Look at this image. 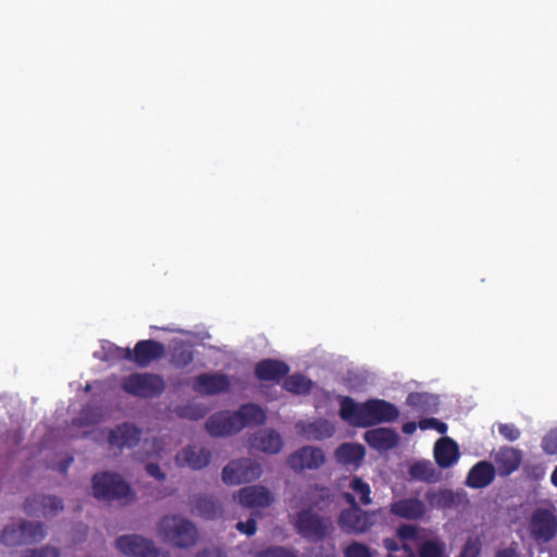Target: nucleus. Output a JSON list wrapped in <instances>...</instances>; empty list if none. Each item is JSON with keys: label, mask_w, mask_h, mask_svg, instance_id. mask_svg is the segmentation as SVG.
Listing matches in <instances>:
<instances>
[{"label": "nucleus", "mask_w": 557, "mask_h": 557, "mask_svg": "<svg viewBox=\"0 0 557 557\" xmlns=\"http://www.w3.org/2000/svg\"><path fill=\"white\" fill-rule=\"evenodd\" d=\"M397 408L381 399H372L362 404L349 397L341 400V417L351 425L368 426L381 422H389L398 417Z\"/></svg>", "instance_id": "1"}, {"label": "nucleus", "mask_w": 557, "mask_h": 557, "mask_svg": "<svg viewBox=\"0 0 557 557\" xmlns=\"http://www.w3.org/2000/svg\"><path fill=\"white\" fill-rule=\"evenodd\" d=\"M265 412L257 405L242 406L237 411H221L207 421L206 428L213 436H225L239 432L251 424H261L265 421Z\"/></svg>", "instance_id": "2"}, {"label": "nucleus", "mask_w": 557, "mask_h": 557, "mask_svg": "<svg viewBox=\"0 0 557 557\" xmlns=\"http://www.w3.org/2000/svg\"><path fill=\"white\" fill-rule=\"evenodd\" d=\"M158 535L165 542L177 546L188 547L197 541V530L187 519L177 516H165L158 525Z\"/></svg>", "instance_id": "3"}, {"label": "nucleus", "mask_w": 557, "mask_h": 557, "mask_svg": "<svg viewBox=\"0 0 557 557\" xmlns=\"http://www.w3.org/2000/svg\"><path fill=\"white\" fill-rule=\"evenodd\" d=\"M103 349L107 350L104 358L108 360L112 358L133 359L139 366H147L164 352V347L153 341L138 342L134 351L128 348H119L111 343L103 346Z\"/></svg>", "instance_id": "4"}, {"label": "nucleus", "mask_w": 557, "mask_h": 557, "mask_svg": "<svg viewBox=\"0 0 557 557\" xmlns=\"http://www.w3.org/2000/svg\"><path fill=\"white\" fill-rule=\"evenodd\" d=\"M92 491L95 497L99 499H116L126 504L134 498L129 486L114 473L96 474L92 480Z\"/></svg>", "instance_id": "5"}, {"label": "nucleus", "mask_w": 557, "mask_h": 557, "mask_svg": "<svg viewBox=\"0 0 557 557\" xmlns=\"http://www.w3.org/2000/svg\"><path fill=\"white\" fill-rule=\"evenodd\" d=\"M297 532L305 539L319 542L333 532V524L329 518H322L310 509L299 511L294 521Z\"/></svg>", "instance_id": "6"}, {"label": "nucleus", "mask_w": 557, "mask_h": 557, "mask_svg": "<svg viewBox=\"0 0 557 557\" xmlns=\"http://www.w3.org/2000/svg\"><path fill=\"white\" fill-rule=\"evenodd\" d=\"M262 474L259 462L249 459L233 460L222 471V480L228 485H239L258 480Z\"/></svg>", "instance_id": "7"}, {"label": "nucleus", "mask_w": 557, "mask_h": 557, "mask_svg": "<svg viewBox=\"0 0 557 557\" xmlns=\"http://www.w3.org/2000/svg\"><path fill=\"white\" fill-rule=\"evenodd\" d=\"M345 498L350 504V507L342 510L339 513L338 524L341 529L347 533H364L373 524L372 516L359 508L355 496L350 493H347Z\"/></svg>", "instance_id": "8"}, {"label": "nucleus", "mask_w": 557, "mask_h": 557, "mask_svg": "<svg viewBox=\"0 0 557 557\" xmlns=\"http://www.w3.org/2000/svg\"><path fill=\"white\" fill-rule=\"evenodd\" d=\"M45 536L42 527L38 523L18 522L12 523L2 532L1 541L8 546L38 542Z\"/></svg>", "instance_id": "9"}, {"label": "nucleus", "mask_w": 557, "mask_h": 557, "mask_svg": "<svg viewBox=\"0 0 557 557\" xmlns=\"http://www.w3.org/2000/svg\"><path fill=\"white\" fill-rule=\"evenodd\" d=\"M233 498L240 506L249 509H264L275 502L274 493L267 486L255 484L234 493Z\"/></svg>", "instance_id": "10"}, {"label": "nucleus", "mask_w": 557, "mask_h": 557, "mask_svg": "<svg viewBox=\"0 0 557 557\" xmlns=\"http://www.w3.org/2000/svg\"><path fill=\"white\" fill-rule=\"evenodd\" d=\"M326 461L324 451L315 446L307 445L289 455L288 466L296 472L317 470Z\"/></svg>", "instance_id": "11"}, {"label": "nucleus", "mask_w": 557, "mask_h": 557, "mask_svg": "<svg viewBox=\"0 0 557 557\" xmlns=\"http://www.w3.org/2000/svg\"><path fill=\"white\" fill-rule=\"evenodd\" d=\"M123 388L135 396L151 397L161 393L164 384L157 375L133 374L124 380Z\"/></svg>", "instance_id": "12"}, {"label": "nucleus", "mask_w": 557, "mask_h": 557, "mask_svg": "<svg viewBox=\"0 0 557 557\" xmlns=\"http://www.w3.org/2000/svg\"><path fill=\"white\" fill-rule=\"evenodd\" d=\"M530 532L539 542H548L557 533V519L552 509H537L530 521Z\"/></svg>", "instance_id": "13"}, {"label": "nucleus", "mask_w": 557, "mask_h": 557, "mask_svg": "<svg viewBox=\"0 0 557 557\" xmlns=\"http://www.w3.org/2000/svg\"><path fill=\"white\" fill-rule=\"evenodd\" d=\"M116 547L123 554L134 557H168L164 553L156 549L150 541L138 535L119 537Z\"/></svg>", "instance_id": "14"}, {"label": "nucleus", "mask_w": 557, "mask_h": 557, "mask_svg": "<svg viewBox=\"0 0 557 557\" xmlns=\"http://www.w3.org/2000/svg\"><path fill=\"white\" fill-rule=\"evenodd\" d=\"M389 510L394 516L406 520H420L426 515L428 507L417 497H404L392 502Z\"/></svg>", "instance_id": "15"}, {"label": "nucleus", "mask_w": 557, "mask_h": 557, "mask_svg": "<svg viewBox=\"0 0 557 557\" xmlns=\"http://www.w3.org/2000/svg\"><path fill=\"white\" fill-rule=\"evenodd\" d=\"M210 454L202 446L190 445L182 449L175 457L176 465L194 470L201 469L209 463Z\"/></svg>", "instance_id": "16"}, {"label": "nucleus", "mask_w": 557, "mask_h": 557, "mask_svg": "<svg viewBox=\"0 0 557 557\" xmlns=\"http://www.w3.org/2000/svg\"><path fill=\"white\" fill-rule=\"evenodd\" d=\"M522 460V454L513 447H502L494 454V462L500 475L516 471Z\"/></svg>", "instance_id": "17"}, {"label": "nucleus", "mask_w": 557, "mask_h": 557, "mask_svg": "<svg viewBox=\"0 0 557 557\" xmlns=\"http://www.w3.org/2000/svg\"><path fill=\"white\" fill-rule=\"evenodd\" d=\"M364 447L360 444L345 443L335 450V458L344 467L357 469L364 458Z\"/></svg>", "instance_id": "18"}, {"label": "nucleus", "mask_w": 557, "mask_h": 557, "mask_svg": "<svg viewBox=\"0 0 557 557\" xmlns=\"http://www.w3.org/2000/svg\"><path fill=\"white\" fill-rule=\"evenodd\" d=\"M251 447L262 453L274 455L283 448V440L274 430H262L252 438Z\"/></svg>", "instance_id": "19"}, {"label": "nucleus", "mask_w": 557, "mask_h": 557, "mask_svg": "<svg viewBox=\"0 0 557 557\" xmlns=\"http://www.w3.org/2000/svg\"><path fill=\"white\" fill-rule=\"evenodd\" d=\"M296 428L309 441H320L331 437L334 432V425L327 420H317L312 422H298Z\"/></svg>", "instance_id": "20"}, {"label": "nucleus", "mask_w": 557, "mask_h": 557, "mask_svg": "<svg viewBox=\"0 0 557 557\" xmlns=\"http://www.w3.org/2000/svg\"><path fill=\"white\" fill-rule=\"evenodd\" d=\"M366 442L377 450H387L395 447L398 443V434L392 429L379 428L367 431Z\"/></svg>", "instance_id": "21"}, {"label": "nucleus", "mask_w": 557, "mask_h": 557, "mask_svg": "<svg viewBox=\"0 0 557 557\" xmlns=\"http://www.w3.org/2000/svg\"><path fill=\"white\" fill-rule=\"evenodd\" d=\"M434 457L440 467H450L459 458L458 445L449 437L441 438L435 444Z\"/></svg>", "instance_id": "22"}, {"label": "nucleus", "mask_w": 557, "mask_h": 557, "mask_svg": "<svg viewBox=\"0 0 557 557\" xmlns=\"http://www.w3.org/2000/svg\"><path fill=\"white\" fill-rule=\"evenodd\" d=\"M230 383L222 374H203L197 377L194 389L200 394H216L225 391Z\"/></svg>", "instance_id": "23"}, {"label": "nucleus", "mask_w": 557, "mask_h": 557, "mask_svg": "<svg viewBox=\"0 0 557 557\" xmlns=\"http://www.w3.org/2000/svg\"><path fill=\"white\" fill-rule=\"evenodd\" d=\"M495 468L486 461L478 462L467 476V484L473 488L487 486L494 479Z\"/></svg>", "instance_id": "24"}, {"label": "nucleus", "mask_w": 557, "mask_h": 557, "mask_svg": "<svg viewBox=\"0 0 557 557\" xmlns=\"http://www.w3.org/2000/svg\"><path fill=\"white\" fill-rule=\"evenodd\" d=\"M425 498L431 507L446 509L457 506L461 502V494L450 490L429 491Z\"/></svg>", "instance_id": "25"}, {"label": "nucleus", "mask_w": 557, "mask_h": 557, "mask_svg": "<svg viewBox=\"0 0 557 557\" xmlns=\"http://www.w3.org/2000/svg\"><path fill=\"white\" fill-rule=\"evenodd\" d=\"M425 530L422 529L421 539L412 541L419 547L420 557H444L446 545L440 539H426Z\"/></svg>", "instance_id": "26"}, {"label": "nucleus", "mask_w": 557, "mask_h": 557, "mask_svg": "<svg viewBox=\"0 0 557 557\" xmlns=\"http://www.w3.org/2000/svg\"><path fill=\"white\" fill-rule=\"evenodd\" d=\"M138 441V430L129 424L119 426L110 432L109 443L116 447H131Z\"/></svg>", "instance_id": "27"}, {"label": "nucleus", "mask_w": 557, "mask_h": 557, "mask_svg": "<svg viewBox=\"0 0 557 557\" xmlns=\"http://www.w3.org/2000/svg\"><path fill=\"white\" fill-rule=\"evenodd\" d=\"M285 363L274 360H264L258 363L256 374L261 380L276 381L287 373Z\"/></svg>", "instance_id": "28"}, {"label": "nucleus", "mask_w": 557, "mask_h": 557, "mask_svg": "<svg viewBox=\"0 0 557 557\" xmlns=\"http://www.w3.org/2000/svg\"><path fill=\"white\" fill-rule=\"evenodd\" d=\"M422 529L412 524H403L397 529V535L403 542V548L407 557H417L414 555V544L412 541L421 539Z\"/></svg>", "instance_id": "29"}, {"label": "nucleus", "mask_w": 557, "mask_h": 557, "mask_svg": "<svg viewBox=\"0 0 557 557\" xmlns=\"http://www.w3.org/2000/svg\"><path fill=\"white\" fill-rule=\"evenodd\" d=\"M410 475L420 481H435L437 479L436 471L430 461H417L410 466Z\"/></svg>", "instance_id": "30"}, {"label": "nucleus", "mask_w": 557, "mask_h": 557, "mask_svg": "<svg viewBox=\"0 0 557 557\" xmlns=\"http://www.w3.org/2000/svg\"><path fill=\"white\" fill-rule=\"evenodd\" d=\"M349 488L355 493L362 505H370L371 499V487L362 479L354 476L348 484Z\"/></svg>", "instance_id": "31"}, {"label": "nucleus", "mask_w": 557, "mask_h": 557, "mask_svg": "<svg viewBox=\"0 0 557 557\" xmlns=\"http://www.w3.org/2000/svg\"><path fill=\"white\" fill-rule=\"evenodd\" d=\"M196 516L211 520L221 515V508L211 499H202L193 509Z\"/></svg>", "instance_id": "32"}, {"label": "nucleus", "mask_w": 557, "mask_h": 557, "mask_svg": "<svg viewBox=\"0 0 557 557\" xmlns=\"http://www.w3.org/2000/svg\"><path fill=\"white\" fill-rule=\"evenodd\" d=\"M311 386L312 382L304 375H292L285 381V388L294 394H305Z\"/></svg>", "instance_id": "33"}, {"label": "nucleus", "mask_w": 557, "mask_h": 557, "mask_svg": "<svg viewBox=\"0 0 557 557\" xmlns=\"http://www.w3.org/2000/svg\"><path fill=\"white\" fill-rule=\"evenodd\" d=\"M40 505L42 516L46 518L54 517L63 509L61 500L52 496L42 497Z\"/></svg>", "instance_id": "34"}, {"label": "nucleus", "mask_w": 557, "mask_h": 557, "mask_svg": "<svg viewBox=\"0 0 557 557\" xmlns=\"http://www.w3.org/2000/svg\"><path fill=\"white\" fill-rule=\"evenodd\" d=\"M482 547V541L478 535L468 537L460 554L457 557H479Z\"/></svg>", "instance_id": "35"}, {"label": "nucleus", "mask_w": 557, "mask_h": 557, "mask_svg": "<svg viewBox=\"0 0 557 557\" xmlns=\"http://www.w3.org/2000/svg\"><path fill=\"white\" fill-rule=\"evenodd\" d=\"M344 557H373V552L362 543L352 542L344 549Z\"/></svg>", "instance_id": "36"}, {"label": "nucleus", "mask_w": 557, "mask_h": 557, "mask_svg": "<svg viewBox=\"0 0 557 557\" xmlns=\"http://www.w3.org/2000/svg\"><path fill=\"white\" fill-rule=\"evenodd\" d=\"M432 399L433 397L429 394L412 393L408 396L407 403L408 405L424 411L428 410V405Z\"/></svg>", "instance_id": "37"}, {"label": "nucleus", "mask_w": 557, "mask_h": 557, "mask_svg": "<svg viewBox=\"0 0 557 557\" xmlns=\"http://www.w3.org/2000/svg\"><path fill=\"white\" fill-rule=\"evenodd\" d=\"M497 428L499 434L507 441L513 442L520 436L519 429L512 423H499Z\"/></svg>", "instance_id": "38"}, {"label": "nucleus", "mask_w": 557, "mask_h": 557, "mask_svg": "<svg viewBox=\"0 0 557 557\" xmlns=\"http://www.w3.org/2000/svg\"><path fill=\"white\" fill-rule=\"evenodd\" d=\"M23 557H60V552L55 547L44 546L25 552Z\"/></svg>", "instance_id": "39"}, {"label": "nucleus", "mask_w": 557, "mask_h": 557, "mask_svg": "<svg viewBox=\"0 0 557 557\" xmlns=\"http://www.w3.org/2000/svg\"><path fill=\"white\" fill-rule=\"evenodd\" d=\"M542 447L547 454H557V429L552 430L544 436Z\"/></svg>", "instance_id": "40"}, {"label": "nucleus", "mask_w": 557, "mask_h": 557, "mask_svg": "<svg viewBox=\"0 0 557 557\" xmlns=\"http://www.w3.org/2000/svg\"><path fill=\"white\" fill-rule=\"evenodd\" d=\"M257 557H297L293 552L284 547H270L260 552Z\"/></svg>", "instance_id": "41"}, {"label": "nucleus", "mask_w": 557, "mask_h": 557, "mask_svg": "<svg viewBox=\"0 0 557 557\" xmlns=\"http://www.w3.org/2000/svg\"><path fill=\"white\" fill-rule=\"evenodd\" d=\"M419 426L422 430L435 429L441 434H444L447 431V425L436 419H423L419 422Z\"/></svg>", "instance_id": "42"}, {"label": "nucleus", "mask_w": 557, "mask_h": 557, "mask_svg": "<svg viewBox=\"0 0 557 557\" xmlns=\"http://www.w3.org/2000/svg\"><path fill=\"white\" fill-rule=\"evenodd\" d=\"M143 448L147 456L160 455V453L163 450V443L158 440H146L143 443Z\"/></svg>", "instance_id": "43"}, {"label": "nucleus", "mask_w": 557, "mask_h": 557, "mask_svg": "<svg viewBox=\"0 0 557 557\" xmlns=\"http://www.w3.org/2000/svg\"><path fill=\"white\" fill-rule=\"evenodd\" d=\"M98 412L94 409H87L83 412L82 417H79L75 423H77L81 426L92 424L98 422Z\"/></svg>", "instance_id": "44"}, {"label": "nucleus", "mask_w": 557, "mask_h": 557, "mask_svg": "<svg viewBox=\"0 0 557 557\" xmlns=\"http://www.w3.org/2000/svg\"><path fill=\"white\" fill-rule=\"evenodd\" d=\"M236 529L248 536L253 535L257 531V523L255 519H249L246 522H237Z\"/></svg>", "instance_id": "45"}, {"label": "nucleus", "mask_w": 557, "mask_h": 557, "mask_svg": "<svg viewBox=\"0 0 557 557\" xmlns=\"http://www.w3.org/2000/svg\"><path fill=\"white\" fill-rule=\"evenodd\" d=\"M173 358L178 367H183L193 360V354L189 349H183L180 354L175 352Z\"/></svg>", "instance_id": "46"}, {"label": "nucleus", "mask_w": 557, "mask_h": 557, "mask_svg": "<svg viewBox=\"0 0 557 557\" xmlns=\"http://www.w3.org/2000/svg\"><path fill=\"white\" fill-rule=\"evenodd\" d=\"M326 495V492L324 488H315L312 492V495H307L306 498H304V505L305 506H317L318 499L315 496H319L320 498H323Z\"/></svg>", "instance_id": "47"}, {"label": "nucleus", "mask_w": 557, "mask_h": 557, "mask_svg": "<svg viewBox=\"0 0 557 557\" xmlns=\"http://www.w3.org/2000/svg\"><path fill=\"white\" fill-rule=\"evenodd\" d=\"M146 470H147V472H148L151 476H153V478H156V479H158V480H164V478H165V474L161 471V469L159 468V466H158V465H156V463H148V465L146 466Z\"/></svg>", "instance_id": "48"}, {"label": "nucleus", "mask_w": 557, "mask_h": 557, "mask_svg": "<svg viewBox=\"0 0 557 557\" xmlns=\"http://www.w3.org/2000/svg\"><path fill=\"white\" fill-rule=\"evenodd\" d=\"M495 557H519V554L517 553L516 548L507 547L498 550Z\"/></svg>", "instance_id": "49"}, {"label": "nucleus", "mask_w": 557, "mask_h": 557, "mask_svg": "<svg viewBox=\"0 0 557 557\" xmlns=\"http://www.w3.org/2000/svg\"><path fill=\"white\" fill-rule=\"evenodd\" d=\"M383 545L388 552H397L399 549L398 542L395 539H385Z\"/></svg>", "instance_id": "50"}, {"label": "nucleus", "mask_w": 557, "mask_h": 557, "mask_svg": "<svg viewBox=\"0 0 557 557\" xmlns=\"http://www.w3.org/2000/svg\"><path fill=\"white\" fill-rule=\"evenodd\" d=\"M205 412H206V410L201 408V409L193 410L190 412L186 411L183 414L190 419H198V418L202 417L205 414Z\"/></svg>", "instance_id": "51"}, {"label": "nucleus", "mask_w": 557, "mask_h": 557, "mask_svg": "<svg viewBox=\"0 0 557 557\" xmlns=\"http://www.w3.org/2000/svg\"><path fill=\"white\" fill-rule=\"evenodd\" d=\"M417 424L414 422H408L403 425V431L407 434H411L416 431Z\"/></svg>", "instance_id": "52"}, {"label": "nucleus", "mask_w": 557, "mask_h": 557, "mask_svg": "<svg viewBox=\"0 0 557 557\" xmlns=\"http://www.w3.org/2000/svg\"><path fill=\"white\" fill-rule=\"evenodd\" d=\"M550 481L555 486H557V467L554 469L550 475Z\"/></svg>", "instance_id": "53"}]
</instances>
